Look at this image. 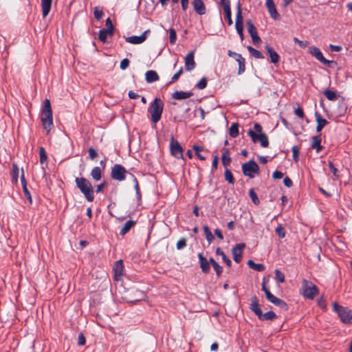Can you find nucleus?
Here are the masks:
<instances>
[{
	"instance_id": "1",
	"label": "nucleus",
	"mask_w": 352,
	"mask_h": 352,
	"mask_svg": "<svg viewBox=\"0 0 352 352\" xmlns=\"http://www.w3.org/2000/svg\"><path fill=\"white\" fill-rule=\"evenodd\" d=\"M41 120L43 129L49 133L53 126V117L50 101L47 98L43 102Z\"/></svg>"
},
{
	"instance_id": "2",
	"label": "nucleus",
	"mask_w": 352,
	"mask_h": 352,
	"mask_svg": "<svg viewBox=\"0 0 352 352\" xmlns=\"http://www.w3.org/2000/svg\"><path fill=\"white\" fill-rule=\"evenodd\" d=\"M250 309L252 312L254 313L255 315L257 316L258 318L261 321H272L277 318L276 314L272 311H269L265 314H263V311L258 304V299L256 296L252 297Z\"/></svg>"
},
{
	"instance_id": "3",
	"label": "nucleus",
	"mask_w": 352,
	"mask_h": 352,
	"mask_svg": "<svg viewBox=\"0 0 352 352\" xmlns=\"http://www.w3.org/2000/svg\"><path fill=\"white\" fill-rule=\"evenodd\" d=\"M75 182L77 188L84 195L88 201H93L94 199V191L91 182L85 177H76Z\"/></svg>"
},
{
	"instance_id": "4",
	"label": "nucleus",
	"mask_w": 352,
	"mask_h": 352,
	"mask_svg": "<svg viewBox=\"0 0 352 352\" xmlns=\"http://www.w3.org/2000/svg\"><path fill=\"white\" fill-rule=\"evenodd\" d=\"M164 109V102L160 98H156L150 104L148 112L151 115V120L153 123L158 122L162 117Z\"/></svg>"
},
{
	"instance_id": "5",
	"label": "nucleus",
	"mask_w": 352,
	"mask_h": 352,
	"mask_svg": "<svg viewBox=\"0 0 352 352\" xmlns=\"http://www.w3.org/2000/svg\"><path fill=\"white\" fill-rule=\"evenodd\" d=\"M333 310L338 314L342 322L352 323V310L348 307L340 305L338 302L333 303Z\"/></svg>"
},
{
	"instance_id": "6",
	"label": "nucleus",
	"mask_w": 352,
	"mask_h": 352,
	"mask_svg": "<svg viewBox=\"0 0 352 352\" xmlns=\"http://www.w3.org/2000/svg\"><path fill=\"white\" fill-rule=\"evenodd\" d=\"M318 287L311 281L303 279L302 282V295L309 299H314L318 294Z\"/></svg>"
},
{
	"instance_id": "7",
	"label": "nucleus",
	"mask_w": 352,
	"mask_h": 352,
	"mask_svg": "<svg viewBox=\"0 0 352 352\" xmlns=\"http://www.w3.org/2000/svg\"><path fill=\"white\" fill-rule=\"evenodd\" d=\"M127 174L132 175L123 166L116 164L111 168L110 175L113 179L122 182L126 179Z\"/></svg>"
},
{
	"instance_id": "8",
	"label": "nucleus",
	"mask_w": 352,
	"mask_h": 352,
	"mask_svg": "<svg viewBox=\"0 0 352 352\" xmlns=\"http://www.w3.org/2000/svg\"><path fill=\"white\" fill-rule=\"evenodd\" d=\"M242 172L245 176L254 178L255 174L258 173L259 166L253 160L242 164Z\"/></svg>"
},
{
	"instance_id": "9",
	"label": "nucleus",
	"mask_w": 352,
	"mask_h": 352,
	"mask_svg": "<svg viewBox=\"0 0 352 352\" xmlns=\"http://www.w3.org/2000/svg\"><path fill=\"white\" fill-rule=\"evenodd\" d=\"M309 53L318 61L328 66L329 67H333V65L336 64V62L334 60H329L326 59L320 50L316 46L310 47L309 48Z\"/></svg>"
},
{
	"instance_id": "10",
	"label": "nucleus",
	"mask_w": 352,
	"mask_h": 352,
	"mask_svg": "<svg viewBox=\"0 0 352 352\" xmlns=\"http://www.w3.org/2000/svg\"><path fill=\"white\" fill-rule=\"evenodd\" d=\"M248 134L250 136L252 141L254 143H256L258 142H260V144L262 147L266 148L269 145L268 138L266 134L261 133L256 134L252 129H250L248 132Z\"/></svg>"
},
{
	"instance_id": "11",
	"label": "nucleus",
	"mask_w": 352,
	"mask_h": 352,
	"mask_svg": "<svg viewBox=\"0 0 352 352\" xmlns=\"http://www.w3.org/2000/svg\"><path fill=\"white\" fill-rule=\"evenodd\" d=\"M170 153L177 159H183V148L179 142L172 136L170 142Z\"/></svg>"
},
{
	"instance_id": "12",
	"label": "nucleus",
	"mask_w": 352,
	"mask_h": 352,
	"mask_svg": "<svg viewBox=\"0 0 352 352\" xmlns=\"http://www.w3.org/2000/svg\"><path fill=\"white\" fill-rule=\"evenodd\" d=\"M246 25L248 32L250 34V36L252 37V40L254 44L256 45L261 43V39L258 36L257 30L251 19L247 21Z\"/></svg>"
},
{
	"instance_id": "13",
	"label": "nucleus",
	"mask_w": 352,
	"mask_h": 352,
	"mask_svg": "<svg viewBox=\"0 0 352 352\" xmlns=\"http://www.w3.org/2000/svg\"><path fill=\"white\" fill-rule=\"evenodd\" d=\"M236 8L235 28L237 33H239L243 32V17L242 15L241 6L239 1L238 2Z\"/></svg>"
},
{
	"instance_id": "14",
	"label": "nucleus",
	"mask_w": 352,
	"mask_h": 352,
	"mask_svg": "<svg viewBox=\"0 0 352 352\" xmlns=\"http://www.w3.org/2000/svg\"><path fill=\"white\" fill-rule=\"evenodd\" d=\"M245 244L243 243H238L232 248L233 259L236 263H240L241 261L242 251L245 248Z\"/></svg>"
},
{
	"instance_id": "15",
	"label": "nucleus",
	"mask_w": 352,
	"mask_h": 352,
	"mask_svg": "<svg viewBox=\"0 0 352 352\" xmlns=\"http://www.w3.org/2000/svg\"><path fill=\"white\" fill-rule=\"evenodd\" d=\"M150 30L144 31L140 36H132L126 38V41L132 44L142 43L146 39V35L150 33Z\"/></svg>"
},
{
	"instance_id": "16",
	"label": "nucleus",
	"mask_w": 352,
	"mask_h": 352,
	"mask_svg": "<svg viewBox=\"0 0 352 352\" xmlns=\"http://www.w3.org/2000/svg\"><path fill=\"white\" fill-rule=\"evenodd\" d=\"M195 52L191 51L185 57V69L186 71L190 72L195 69L196 63L194 59Z\"/></svg>"
},
{
	"instance_id": "17",
	"label": "nucleus",
	"mask_w": 352,
	"mask_h": 352,
	"mask_svg": "<svg viewBox=\"0 0 352 352\" xmlns=\"http://www.w3.org/2000/svg\"><path fill=\"white\" fill-rule=\"evenodd\" d=\"M266 7L272 19L279 20L280 16L276 8L275 3L273 0H266Z\"/></svg>"
},
{
	"instance_id": "18",
	"label": "nucleus",
	"mask_w": 352,
	"mask_h": 352,
	"mask_svg": "<svg viewBox=\"0 0 352 352\" xmlns=\"http://www.w3.org/2000/svg\"><path fill=\"white\" fill-rule=\"evenodd\" d=\"M265 50L267 51V52L270 58L271 62L272 63L276 64L280 61V56L268 44L265 45Z\"/></svg>"
},
{
	"instance_id": "19",
	"label": "nucleus",
	"mask_w": 352,
	"mask_h": 352,
	"mask_svg": "<svg viewBox=\"0 0 352 352\" xmlns=\"http://www.w3.org/2000/svg\"><path fill=\"white\" fill-rule=\"evenodd\" d=\"M192 6L197 14L199 15L206 14V6L202 0H193Z\"/></svg>"
},
{
	"instance_id": "20",
	"label": "nucleus",
	"mask_w": 352,
	"mask_h": 352,
	"mask_svg": "<svg viewBox=\"0 0 352 352\" xmlns=\"http://www.w3.org/2000/svg\"><path fill=\"white\" fill-rule=\"evenodd\" d=\"M198 258L200 263V267L201 271L204 274H208L210 272V265L209 262L207 261L206 258L204 257L202 253L198 254Z\"/></svg>"
},
{
	"instance_id": "21",
	"label": "nucleus",
	"mask_w": 352,
	"mask_h": 352,
	"mask_svg": "<svg viewBox=\"0 0 352 352\" xmlns=\"http://www.w3.org/2000/svg\"><path fill=\"white\" fill-rule=\"evenodd\" d=\"M316 120L317 122L316 131L320 132L327 124L326 119L322 118L321 115L318 112L315 113Z\"/></svg>"
},
{
	"instance_id": "22",
	"label": "nucleus",
	"mask_w": 352,
	"mask_h": 352,
	"mask_svg": "<svg viewBox=\"0 0 352 352\" xmlns=\"http://www.w3.org/2000/svg\"><path fill=\"white\" fill-rule=\"evenodd\" d=\"M193 95L192 92L176 91L172 94V98L175 100H183L190 98Z\"/></svg>"
},
{
	"instance_id": "23",
	"label": "nucleus",
	"mask_w": 352,
	"mask_h": 352,
	"mask_svg": "<svg viewBox=\"0 0 352 352\" xmlns=\"http://www.w3.org/2000/svg\"><path fill=\"white\" fill-rule=\"evenodd\" d=\"M42 7V14L45 18L47 16L51 10L52 0H41Z\"/></svg>"
},
{
	"instance_id": "24",
	"label": "nucleus",
	"mask_w": 352,
	"mask_h": 352,
	"mask_svg": "<svg viewBox=\"0 0 352 352\" xmlns=\"http://www.w3.org/2000/svg\"><path fill=\"white\" fill-rule=\"evenodd\" d=\"M160 78L157 73L154 70H148L145 74V79L148 83H152Z\"/></svg>"
},
{
	"instance_id": "25",
	"label": "nucleus",
	"mask_w": 352,
	"mask_h": 352,
	"mask_svg": "<svg viewBox=\"0 0 352 352\" xmlns=\"http://www.w3.org/2000/svg\"><path fill=\"white\" fill-rule=\"evenodd\" d=\"M131 294H133V296H130L129 299V301L131 302H138L143 299L145 296L144 293L138 289L134 290Z\"/></svg>"
},
{
	"instance_id": "26",
	"label": "nucleus",
	"mask_w": 352,
	"mask_h": 352,
	"mask_svg": "<svg viewBox=\"0 0 352 352\" xmlns=\"http://www.w3.org/2000/svg\"><path fill=\"white\" fill-rule=\"evenodd\" d=\"M136 223V221L133 220H128L120 231L121 236L125 235Z\"/></svg>"
},
{
	"instance_id": "27",
	"label": "nucleus",
	"mask_w": 352,
	"mask_h": 352,
	"mask_svg": "<svg viewBox=\"0 0 352 352\" xmlns=\"http://www.w3.org/2000/svg\"><path fill=\"white\" fill-rule=\"evenodd\" d=\"M321 140L322 139L320 135L314 136L312 138L311 147L315 148L318 153L322 149V147L320 146Z\"/></svg>"
},
{
	"instance_id": "28",
	"label": "nucleus",
	"mask_w": 352,
	"mask_h": 352,
	"mask_svg": "<svg viewBox=\"0 0 352 352\" xmlns=\"http://www.w3.org/2000/svg\"><path fill=\"white\" fill-rule=\"evenodd\" d=\"M248 265L252 270L257 272H263L265 269L264 265L261 263H255L252 260L248 261Z\"/></svg>"
},
{
	"instance_id": "29",
	"label": "nucleus",
	"mask_w": 352,
	"mask_h": 352,
	"mask_svg": "<svg viewBox=\"0 0 352 352\" xmlns=\"http://www.w3.org/2000/svg\"><path fill=\"white\" fill-rule=\"evenodd\" d=\"M113 33L107 29H102L99 31L98 38L102 43H106L108 35L113 36Z\"/></svg>"
},
{
	"instance_id": "30",
	"label": "nucleus",
	"mask_w": 352,
	"mask_h": 352,
	"mask_svg": "<svg viewBox=\"0 0 352 352\" xmlns=\"http://www.w3.org/2000/svg\"><path fill=\"white\" fill-rule=\"evenodd\" d=\"M124 270V265L122 260L118 261L115 263L113 270L115 272V275L117 276H121L122 275Z\"/></svg>"
},
{
	"instance_id": "31",
	"label": "nucleus",
	"mask_w": 352,
	"mask_h": 352,
	"mask_svg": "<svg viewBox=\"0 0 352 352\" xmlns=\"http://www.w3.org/2000/svg\"><path fill=\"white\" fill-rule=\"evenodd\" d=\"M236 60L239 63V69H238V74L241 75L242 74L245 70V58L241 55L238 56V58L236 59Z\"/></svg>"
},
{
	"instance_id": "32",
	"label": "nucleus",
	"mask_w": 352,
	"mask_h": 352,
	"mask_svg": "<svg viewBox=\"0 0 352 352\" xmlns=\"http://www.w3.org/2000/svg\"><path fill=\"white\" fill-rule=\"evenodd\" d=\"M221 160H222V164H223V166L225 168H227L231 162V158L230 156V152H229L228 149H226L223 152V153L222 154V156H221Z\"/></svg>"
},
{
	"instance_id": "33",
	"label": "nucleus",
	"mask_w": 352,
	"mask_h": 352,
	"mask_svg": "<svg viewBox=\"0 0 352 352\" xmlns=\"http://www.w3.org/2000/svg\"><path fill=\"white\" fill-rule=\"evenodd\" d=\"M247 49L248 52L250 53V54L254 58L258 59L264 58V56L263 55V54L260 51L252 47V46H248Z\"/></svg>"
},
{
	"instance_id": "34",
	"label": "nucleus",
	"mask_w": 352,
	"mask_h": 352,
	"mask_svg": "<svg viewBox=\"0 0 352 352\" xmlns=\"http://www.w3.org/2000/svg\"><path fill=\"white\" fill-rule=\"evenodd\" d=\"M216 254L220 255L222 257L223 261L226 263L228 267H231L232 262L230 259L227 257L225 253L221 250L220 248H217L215 251Z\"/></svg>"
},
{
	"instance_id": "35",
	"label": "nucleus",
	"mask_w": 352,
	"mask_h": 352,
	"mask_svg": "<svg viewBox=\"0 0 352 352\" xmlns=\"http://www.w3.org/2000/svg\"><path fill=\"white\" fill-rule=\"evenodd\" d=\"M91 175L95 181H99L102 177L100 168L98 166L94 167L91 171Z\"/></svg>"
},
{
	"instance_id": "36",
	"label": "nucleus",
	"mask_w": 352,
	"mask_h": 352,
	"mask_svg": "<svg viewBox=\"0 0 352 352\" xmlns=\"http://www.w3.org/2000/svg\"><path fill=\"white\" fill-rule=\"evenodd\" d=\"M203 230L206 235L207 241L208 242L209 244H210L214 239L213 234H212L209 227L206 225L204 226Z\"/></svg>"
},
{
	"instance_id": "37",
	"label": "nucleus",
	"mask_w": 352,
	"mask_h": 352,
	"mask_svg": "<svg viewBox=\"0 0 352 352\" xmlns=\"http://www.w3.org/2000/svg\"><path fill=\"white\" fill-rule=\"evenodd\" d=\"M19 174V168L18 166L14 163L12 164V181L13 183L16 184L18 182V177Z\"/></svg>"
},
{
	"instance_id": "38",
	"label": "nucleus",
	"mask_w": 352,
	"mask_h": 352,
	"mask_svg": "<svg viewBox=\"0 0 352 352\" xmlns=\"http://www.w3.org/2000/svg\"><path fill=\"white\" fill-rule=\"evenodd\" d=\"M229 133L232 138H236L239 135V124L237 123L234 122L231 124Z\"/></svg>"
},
{
	"instance_id": "39",
	"label": "nucleus",
	"mask_w": 352,
	"mask_h": 352,
	"mask_svg": "<svg viewBox=\"0 0 352 352\" xmlns=\"http://www.w3.org/2000/svg\"><path fill=\"white\" fill-rule=\"evenodd\" d=\"M324 95L329 100L335 101L338 99V95L332 90L327 89L324 91Z\"/></svg>"
},
{
	"instance_id": "40",
	"label": "nucleus",
	"mask_w": 352,
	"mask_h": 352,
	"mask_svg": "<svg viewBox=\"0 0 352 352\" xmlns=\"http://www.w3.org/2000/svg\"><path fill=\"white\" fill-rule=\"evenodd\" d=\"M224 177L225 179L230 184H234V178L233 177V175L230 170H229L228 168H226L225 172H224Z\"/></svg>"
},
{
	"instance_id": "41",
	"label": "nucleus",
	"mask_w": 352,
	"mask_h": 352,
	"mask_svg": "<svg viewBox=\"0 0 352 352\" xmlns=\"http://www.w3.org/2000/svg\"><path fill=\"white\" fill-rule=\"evenodd\" d=\"M249 196H250L252 201L255 205H258L260 204L259 199L258 198L257 195H256V193L255 192V191H254V190L253 188H251L249 190Z\"/></svg>"
},
{
	"instance_id": "42",
	"label": "nucleus",
	"mask_w": 352,
	"mask_h": 352,
	"mask_svg": "<svg viewBox=\"0 0 352 352\" xmlns=\"http://www.w3.org/2000/svg\"><path fill=\"white\" fill-rule=\"evenodd\" d=\"M276 234L281 239L285 236V230L281 224H278L275 229Z\"/></svg>"
},
{
	"instance_id": "43",
	"label": "nucleus",
	"mask_w": 352,
	"mask_h": 352,
	"mask_svg": "<svg viewBox=\"0 0 352 352\" xmlns=\"http://www.w3.org/2000/svg\"><path fill=\"white\" fill-rule=\"evenodd\" d=\"M275 279L278 283H284L285 282V275L282 273L279 270H275Z\"/></svg>"
},
{
	"instance_id": "44",
	"label": "nucleus",
	"mask_w": 352,
	"mask_h": 352,
	"mask_svg": "<svg viewBox=\"0 0 352 352\" xmlns=\"http://www.w3.org/2000/svg\"><path fill=\"white\" fill-rule=\"evenodd\" d=\"M274 305L279 307L280 308L287 311L288 309V306L287 303L280 298H277Z\"/></svg>"
},
{
	"instance_id": "45",
	"label": "nucleus",
	"mask_w": 352,
	"mask_h": 352,
	"mask_svg": "<svg viewBox=\"0 0 352 352\" xmlns=\"http://www.w3.org/2000/svg\"><path fill=\"white\" fill-rule=\"evenodd\" d=\"M39 157L41 164H43L47 161V156L45 148L42 146L39 148Z\"/></svg>"
},
{
	"instance_id": "46",
	"label": "nucleus",
	"mask_w": 352,
	"mask_h": 352,
	"mask_svg": "<svg viewBox=\"0 0 352 352\" xmlns=\"http://www.w3.org/2000/svg\"><path fill=\"white\" fill-rule=\"evenodd\" d=\"M207 86V78L203 77L201 80L197 83L196 87L198 89H204Z\"/></svg>"
},
{
	"instance_id": "47",
	"label": "nucleus",
	"mask_w": 352,
	"mask_h": 352,
	"mask_svg": "<svg viewBox=\"0 0 352 352\" xmlns=\"http://www.w3.org/2000/svg\"><path fill=\"white\" fill-rule=\"evenodd\" d=\"M169 33H170V44L174 45L177 41L176 32L173 28H170Z\"/></svg>"
},
{
	"instance_id": "48",
	"label": "nucleus",
	"mask_w": 352,
	"mask_h": 352,
	"mask_svg": "<svg viewBox=\"0 0 352 352\" xmlns=\"http://www.w3.org/2000/svg\"><path fill=\"white\" fill-rule=\"evenodd\" d=\"M220 1L223 8L224 12L231 11L230 0H221Z\"/></svg>"
},
{
	"instance_id": "49",
	"label": "nucleus",
	"mask_w": 352,
	"mask_h": 352,
	"mask_svg": "<svg viewBox=\"0 0 352 352\" xmlns=\"http://www.w3.org/2000/svg\"><path fill=\"white\" fill-rule=\"evenodd\" d=\"M94 15L97 20H100L102 17L103 12L100 8L96 7L94 8Z\"/></svg>"
},
{
	"instance_id": "50",
	"label": "nucleus",
	"mask_w": 352,
	"mask_h": 352,
	"mask_svg": "<svg viewBox=\"0 0 352 352\" xmlns=\"http://www.w3.org/2000/svg\"><path fill=\"white\" fill-rule=\"evenodd\" d=\"M328 166L329 167V169L331 171V173L333 174L334 177L336 178H339V175H338V169L334 166L332 162H329L328 163Z\"/></svg>"
},
{
	"instance_id": "51",
	"label": "nucleus",
	"mask_w": 352,
	"mask_h": 352,
	"mask_svg": "<svg viewBox=\"0 0 352 352\" xmlns=\"http://www.w3.org/2000/svg\"><path fill=\"white\" fill-rule=\"evenodd\" d=\"M177 250H182L186 246V239L185 238H181L177 243Z\"/></svg>"
},
{
	"instance_id": "52",
	"label": "nucleus",
	"mask_w": 352,
	"mask_h": 352,
	"mask_svg": "<svg viewBox=\"0 0 352 352\" xmlns=\"http://www.w3.org/2000/svg\"><path fill=\"white\" fill-rule=\"evenodd\" d=\"M294 41L295 43H297L302 48H305L308 45V42L307 41H300V40H299L296 37L294 38Z\"/></svg>"
},
{
	"instance_id": "53",
	"label": "nucleus",
	"mask_w": 352,
	"mask_h": 352,
	"mask_svg": "<svg viewBox=\"0 0 352 352\" xmlns=\"http://www.w3.org/2000/svg\"><path fill=\"white\" fill-rule=\"evenodd\" d=\"M217 276H220L223 272V267L217 263L212 265Z\"/></svg>"
},
{
	"instance_id": "54",
	"label": "nucleus",
	"mask_w": 352,
	"mask_h": 352,
	"mask_svg": "<svg viewBox=\"0 0 352 352\" xmlns=\"http://www.w3.org/2000/svg\"><path fill=\"white\" fill-rule=\"evenodd\" d=\"M182 74H183V68L180 67L179 71L173 76V77L171 78L170 83L177 81Z\"/></svg>"
},
{
	"instance_id": "55",
	"label": "nucleus",
	"mask_w": 352,
	"mask_h": 352,
	"mask_svg": "<svg viewBox=\"0 0 352 352\" xmlns=\"http://www.w3.org/2000/svg\"><path fill=\"white\" fill-rule=\"evenodd\" d=\"M130 61L127 58H124L120 62V67L121 69H126L129 65Z\"/></svg>"
},
{
	"instance_id": "56",
	"label": "nucleus",
	"mask_w": 352,
	"mask_h": 352,
	"mask_svg": "<svg viewBox=\"0 0 352 352\" xmlns=\"http://www.w3.org/2000/svg\"><path fill=\"white\" fill-rule=\"evenodd\" d=\"M292 154H293V158L295 162H297L298 160V154H299V150L296 146H294L292 147Z\"/></svg>"
},
{
	"instance_id": "57",
	"label": "nucleus",
	"mask_w": 352,
	"mask_h": 352,
	"mask_svg": "<svg viewBox=\"0 0 352 352\" xmlns=\"http://www.w3.org/2000/svg\"><path fill=\"white\" fill-rule=\"evenodd\" d=\"M88 152L91 160H94L98 156L97 151L93 147H90Z\"/></svg>"
},
{
	"instance_id": "58",
	"label": "nucleus",
	"mask_w": 352,
	"mask_h": 352,
	"mask_svg": "<svg viewBox=\"0 0 352 352\" xmlns=\"http://www.w3.org/2000/svg\"><path fill=\"white\" fill-rule=\"evenodd\" d=\"M86 342L85 337L82 333H80L78 336V344L80 346L85 345Z\"/></svg>"
},
{
	"instance_id": "59",
	"label": "nucleus",
	"mask_w": 352,
	"mask_h": 352,
	"mask_svg": "<svg viewBox=\"0 0 352 352\" xmlns=\"http://www.w3.org/2000/svg\"><path fill=\"white\" fill-rule=\"evenodd\" d=\"M106 26H107V30H109L111 32H112L113 34V32H114V27L113 25V23L111 22V20L110 18H107V20H106Z\"/></svg>"
},
{
	"instance_id": "60",
	"label": "nucleus",
	"mask_w": 352,
	"mask_h": 352,
	"mask_svg": "<svg viewBox=\"0 0 352 352\" xmlns=\"http://www.w3.org/2000/svg\"><path fill=\"white\" fill-rule=\"evenodd\" d=\"M225 18L226 19L227 21H228V25H232L233 22H232V12L231 11H229V12H225Z\"/></svg>"
},
{
	"instance_id": "61",
	"label": "nucleus",
	"mask_w": 352,
	"mask_h": 352,
	"mask_svg": "<svg viewBox=\"0 0 352 352\" xmlns=\"http://www.w3.org/2000/svg\"><path fill=\"white\" fill-rule=\"evenodd\" d=\"M266 298L267 300L272 303H274L276 300L277 299V297H276L274 295H273L271 292H267Z\"/></svg>"
},
{
	"instance_id": "62",
	"label": "nucleus",
	"mask_w": 352,
	"mask_h": 352,
	"mask_svg": "<svg viewBox=\"0 0 352 352\" xmlns=\"http://www.w3.org/2000/svg\"><path fill=\"white\" fill-rule=\"evenodd\" d=\"M294 113L296 116H298L300 118H303L305 116L303 110L300 107H298L297 109H296L294 111Z\"/></svg>"
},
{
	"instance_id": "63",
	"label": "nucleus",
	"mask_w": 352,
	"mask_h": 352,
	"mask_svg": "<svg viewBox=\"0 0 352 352\" xmlns=\"http://www.w3.org/2000/svg\"><path fill=\"white\" fill-rule=\"evenodd\" d=\"M283 177V173L282 172H280V171L277 170H276L273 173V174H272V177L274 179H281Z\"/></svg>"
},
{
	"instance_id": "64",
	"label": "nucleus",
	"mask_w": 352,
	"mask_h": 352,
	"mask_svg": "<svg viewBox=\"0 0 352 352\" xmlns=\"http://www.w3.org/2000/svg\"><path fill=\"white\" fill-rule=\"evenodd\" d=\"M283 184L285 186L289 188L292 186V179L288 177H285L283 179Z\"/></svg>"
}]
</instances>
